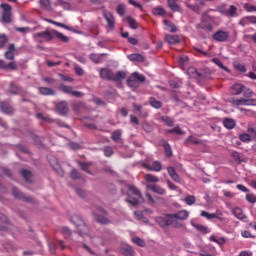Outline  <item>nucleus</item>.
<instances>
[{
  "label": "nucleus",
  "mask_w": 256,
  "mask_h": 256,
  "mask_svg": "<svg viewBox=\"0 0 256 256\" xmlns=\"http://www.w3.org/2000/svg\"><path fill=\"white\" fill-rule=\"evenodd\" d=\"M100 77L104 81H115L116 83H119V81H123V79H126L127 73L125 71H118L115 74L109 68H101Z\"/></svg>",
  "instance_id": "nucleus-1"
},
{
  "label": "nucleus",
  "mask_w": 256,
  "mask_h": 256,
  "mask_svg": "<svg viewBox=\"0 0 256 256\" xmlns=\"http://www.w3.org/2000/svg\"><path fill=\"white\" fill-rule=\"evenodd\" d=\"M127 195L129 199H126V203H129L133 207H137V205L143 201L141 191H139V189L133 185L128 186Z\"/></svg>",
  "instance_id": "nucleus-2"
},
{
  "label": "nucleus",
  "mask_w": 256,
  "mask_h": 256,
  "mask_svg": "<svg viewBox=\"0 0 256 256\" xmlns=\"http://www.w3.org/2000/svg\"><path fill=\"white\" fill-rule=\"evenodd\" d=\"M215 16L209 14H203L200 23L197 26V29H202L203 31H208L211 33L213 31V25H215Z\"/></svg>",
  "instance_id": "nucleus-3"
},
{
  "label": "nucleus",
  "mask_w": 256,
  "mask_h": 256,
  "mask_svg": "<svg viewBox=\"0 0 256 256\" xmlns=\"http://www.w3.org/2000/svg\"><path fill=\"white\" fill-rule=\"evenodd\" d=\"M72 223H74L75 227L78 230L79 235H86L87 237H90L89 234V226L85 224L83 219H81V216L79 215H73L71 217Z\"/></svg>",
  "instance_id": "nucleus-4"
},
{
  "label": "nucleus",
  "mask_w": 256,
  "mask_h": 256,
  "mask_svg": "<svg viewBox=\"0 0 256 256\" xmlns=\"http://www.w3.org/2000/svg\"><path fill=\"white\" fill-rule=\"evenodd\" d=\"M145 81V75L139 72H134L127 78V85L128 87L137 89L141 85V83H145Z\"/></svg>",
  "instance_id": "nucleus-5"
},
{
  "label": "nucleus",
  "mask_w": 256,
  "mask_h": 256,
  "mask_svg": "<svg viewBox=\"0 0 256 256\" xmlns=\"http://www.w3.org/2000/svg\"><path fill=\"white\" fill-rule=\"evenodd\" d=\"M0 7L2 9L3 23H13V13H11V11H13V8L11 7V5L3 3L0 5Z\"/></svg>",
  "instance_id": "nucleus-6"
},
{
  "label": "nucleus",
  "mask_w": 256,
  "mask_h": 256,
  "mask_svg": "<svg viewBox=\"0 0 256 256\" xmlns=\"http://www.w3.org/2000/svg\"><path fill=\"white\" fill-rule=\"evenodd\" d=\"M217 11L221 15H224V17H239V12H237L235 5H230L229 8L221 6L217 9Z\"/></svg>",
  "instance_id": "nucleus-7"
},
{
  "label": "nucleus",
  "mask_w": 256,
  "mask_h": 256,
  "mask_svg": "<svg viewBox=\"0 0 256 256\" xmlns=\"http://www.w3.org/2000/svg\"><path fill=\"white\" fill-rule=\"evenodd\" d=\"M170 216L171 214H165L164 216L156 217V223H158L162 229H165V227H171V224L173 223V217Z\"/></svg>",
  "instance_id": "nucleus-8"
},
{
  "label": "nucleus",
  "mask_w": 256,
  "mask_h": 256,
  "mask_svg": "<svg viewBox=\"0 0 256 256\" xmlns=\"http://www.w3.org/2000/svg\"><path fill=\"white\" fill-rule=\"evenodd\" d=\"M12 195L16 198V199H20V201H24V203H35V199L25 196V194H23L21 191H19L18 188H13L12 189Z\"/></svg>",
  "instance_id": "nucleus-9"
},
{
  "label": "nucleus",
  "mask_w": 256,
  "mask_h": 256,
  "mask_svg": "<svg viewBox=\"0 0 256 256\" xmlns=\"http://www.w3.org/2000/svg\"><path fill=\"white\" fill-rule=\"evenodd\" d=\"M212 39H214V41H217L218 43H225V41L229 39V32L218 30L212 35Z\"/></svg>",
  "instance_id": "nucleus-10"
},
{
  "label": "nucleus",
  "mask_w": 256,
  "mask_h": 256,
  "mask_svg": "<svg viewBox=\"0 0 256 256\" xmlns=\"http://www.w3.org/2000/svg\"><path fill=\"white\" fill-rule=\"evenodd\" d=\"M238 24L241 27H247V25H256V16L255 15L244 16L239 20Z\"/></svg>",
  "instance_id": "nucleus-11"
},
{
  "label": "nucleus",
  "mask_w": 256,
  "mask_h": 256,
  "mask_svg": "<svg viewBox=\"0 0 256 256\" xmlns=\"http://www.w3.org/2000/svg\"><path fill=\"white\" fill-rule=\"evenodd\" d=\"M59 88H60V91H62L63 93H69L70 95H73V97H78V98L83 97L82 92L73 90V87L71 86H66L65 84H61Z\"/></svg>",
  "instance_id": "nucleus-12"
},
{
  "label": "nucleus",
  "mask_w": 256,
  "mask_h": 256,
  "mask_svg": "<svg viewBox=\"0 0 256 256\" xmlns=\"http://www.w3.org/2000/svg\"><path fill=\"white\" fill-rule=\"evenodd\" d=\"M103 17L107 22V27L109 29H115V17L113 16V14H111V12L105 10L103 12Z\"/></svg>",
  "instance_id": "nucleus-13"
},
{
  "label": "nucleus",
  "mask_w": 256,
  "mask_h": 256,
  "mask_svg": "<svg viewBox=\"0 0 256 256\" xmlns=\"http://www.w3.org/2000/svg\"><path fill=\"white\" fill-rule=\"evenodd\" d=\"M37 37H41L44 41H53L55 38V30H46L44 32H38Z\"/></svg>",
  "instance_id": "nucleus-14"
},
{
  "label": "nucleus",
  "mask_w": 256,
  "mask_h": 256,
  "mask_svg": "<svg viewBox=\"0 0 256 256\" xmlns=\"http://www.w3.org/2000/svg\"><path fill=\"white\" fill-rule=\"evenodd\" d=\"M56 109L60 115H67L69 113V106L66 101H61L56 104Z\"/></svg>",
  "instance_id": "nucleus-15"
},
{
  "label": "nucleus",
  "mask_w": 256,
  "mask_h": 256,
  "mask_svg": "<svg viewBox=\"0 0 256 256\" xmlns=\"http://www.w3.org/2000/svg\"><path fill=\"white\" fill-rule=\"evenodd\" d=\"M160 145L163 146L166 157L168 158L173 157V150L171 149V145L169 144V142H167V140L165 139L160 140Z\"/></svg>",
  "instance_id": "nucleus-16"
},
{
  "label": "nucleus",
  "mask_w": 256,
  "mask_h": 256,
  "mask_svg": "<svg viewBox=\"0 0 256 256\" xmlns=\"http://www.w3.org/2000/svg\"><path fill=\"white\" fill-rule=\"evenodd\" d=\"M172 219H177L179 221H185L189 218V212L187 210H182L177 213L171 214Z\"/></svg>",
  "instance_id": "nucleus-17"
},
{
  "label": "nucleus",
  "mask_w": 256,
  "mask_h": 256,
  "mask_svg": "<svg viewBox=\"0 0 256 256\" xmlns=\"http://www.w3.org/2000/svg\"><path fill=\"white\" fill-rule=\"evenodd\" d=\"M120 251H121L122 255H124V256H135V255H137V253L134 251L133 247H131L130 245H123L120 248Z\"/></svg>",
  "instance_id": "nucleus-18"
},
{
  "label": "nucleus",
  "mask_w": 256,
  "mask_h": 256,
  "mask_svg": "<svg viewBox=\"0 0 256 256\" xmlns=\"http://www.w3.org/2000/svg\"><path fill=\"white\" fill-rule=\"evenodd\" d=\"M167 171H168V175H170V177H171V179H173V181H176V183H181V177L179 176V174H177L175 167L169 166L167 168Z\"/></svg>",
  "instance_id": "nucleus-19"
},
{
  "label": "nucleus",
  "mask_w": 256,
  "mask_h": 256,
  "mask_svg": "<svg viewBox=\"0 0 256 256\" xmlns=\"http://www.w3.org/2000/svg\"><path fill=\"white\" fill-rule=\"evenodd\" d=\"M167 5L174 13H183V9L179 4H177V2L173 0H167Z\"/></svg>",
  "instance_id": "nucleus-20"
},
{
  "label": "nucleus",
  "mask_w": 256,
  "mask_h": 256,
  "mask_svg": "<svg viewBox=\"0 0 256 256\" xmlns=\"http://www.w3.org/2000/svg\"><path fill=\"white\" fill-rule=\"evenodd\" d=\"M0 108L3 111V113H6V115H11L15 111L12 108L11 104H9L8 102H5V101L0 103Z\"/></svg>",
  "instance_id": "nucleus-21"
},
{
  "label": "nucleus",
  "mask_w": 256,
  "mask_h": 256,
  "mask_svg": "<svg viewBox=\"0 0 256 256\" xmlns=\"http://www.w3.org/2000/svg\"><path fill=\"white\" fill-rule=\"evenodd\" d=\"M232 95H241L245 91V85L243 84H234L231 86Z\"/></svg>",
  "instance_id": "nucleus-22"
},
{
  "label": "nucleus",
  "mask_w": 256,
  "mask_h": 256,
  "mask_svg": "<svg viewBox=\"0 0 256 256\" xmlns=\"http://www.w3.org/2000/svg\"><path fill=\"white\" fill-rule=\"evenodd\" d=\"M232 214L236 217V219H239L240 221H243L244 219H247V216L243 212V209L237 207L232 210Z\"/></svg>",
  "instance_id": "nucleus-23"
},
{
  "label": "nucleus",
  "mask_w": 256,
  "mask_h": 256,
  "mask_svg": "<svg viewBox=\"0 0 256 256\" xmlns=\"http://www.w3.org/2000/svg\"><path fill=\"white\" fill-rule=\"evenodd\" d=\"M127 57L129 61H132L133 63H143L145 61V56L141 54H130Z\"/></svg>",
  "instance_id": "nucleus-24"
},
{
  "label": "nucleus",
  "mask_w": 256,
  "mask_h": 256,
  "mask_svg": "<svg viewBox=\"0 0 256 256\" xmlns=\"http://www.w3.org/2000/svg\"><path fill=\"white\" fill-rule=\"evenodd\" d=\"M164 29L165 31H170V33H177V26H175V24L169 20H164Z\"/></svg>",
  "instance_id": "nucleus-25"
},
{
  "label": "nucleus",
  "mask_w": 256,
  "mask_h": 256,
  "mask_svg": "<svg viewBox=\"0 0 256 256\" xmlns=\"http://www.w3.org/2000/svg\"><path fill=\"white\" fill-rule=\"evenodd\" d=\"M94 217H95L97 223H100V225H109V223H111V220H109V218H107L101 214H97L94 212Z\"/></svg>",
  "instance_id": "nucleus-26"
},
{
  "label": "nucleus",
  "mask_w": 256,
  "mask_h": 256,
  "mask_svg": "<svg viewBox=\"0 0 256 256\" xmlns=\"http://www.w3.org/2000/svg\"><path fill=\"white\" fill-rule=\"evenodd\" d=\"M47 21H48V23H52V25H56V27H61L62 29H66L67 31H72V33H81L79 31L61 23V22H55L53 20H47Z\"/></svg>",
  "instance_id": "nucleus-27"
},
{
  "label": "nucleus",
  "mask_w": 256,
  "mask_h": 256,
  "mask_svg": "<svg viewBox=\"0 0 256 256\" xmlns=\"http://www.w3.org/2000/svg\"><path fill=\"white\" fill-rule=\"evenodd\" d=\"M149 171H154L159 173L163 169V164L160 161H154L151 165L148 166Z\"/></svg>",
  "instance_id": "nucleus-28"
},
{
  "label": "nucleus",
  "mask_w": 256,
  "mask_h": 256,
  "mask_svg": "<svg viewBox=\"0 0 256 256\" xmlns=\"http://www.w3.org/2000/svg\"><path fill=\"white\" fill-rule=\"evenodd\" d=\"M187 75L191 79H199V77H201V73H199V71H197V68H195V67L188 68Z\"/></svg>",
  "instance_id": "nucleus-29"
},
{
  "label": "nucleus",
  "mask_w": 256,
  "mask_h": 256,
  "mask_svg": "<svg viewBox=\"0 0 256 256\" xmlns=\"http://www.w3.org/2000/svg\"><path fill=\"white\" fill-rule=\"evenodd\" d=\"M165 41L169 43V45H177V43H180L179 36H173L171 34H168L165 36Z\"/></svg>",
  "instance_id": "nucleus-30"
},
{
  "label": "nucleus",
  "mask_w": 256,
  "mask_h": 256,
  "mask_svg": "<svg viewBox=\"0 0 256 256\" xmlns=\"http://www.w3.org/2000/svg\"><path fill=\"white\" fill-rule=\"evenodd\" d=\"M192 143L193 145H201V140L199 138L193 137V136H188L184 140V145H190Z\"/></svg>",
  "instance_id": "nucleus-31"
},
{
  "label": "nucleus",
  "mask_w": 256,
  "mask_h": 256,
  "mask_svg": "<svg viewBox=\"0 0 256 256\" xmlns=\"http://www.w3.org/2000/svg\"><path fill=\"white\" fill-rule=\"evenodd\" d=\"M149 104L153 109H161V107H163V102L156 100L155 97L149 99Z\"/></svg>",
  "instance_id": "nucleus-32"
},
{
  "label": "nucleus",
  "mask_w": 256,
  "mask_h": 256,
  "mask_svg": "<svg viewBox=\"0 0 256 256\" xmlns=\"http://www.w3.org/2000/svg\"><path fill=\"white\" fill-rule=\"evenodd\" d=\"M21 175L26 183H31V178L33 177V173L27 169L21 170Z\"/></svg>",
  "instance_id": "nucleus-33"
},
{
  "label": "nucleus",
  "mask_w": 256,
  "mask_h": 256,
  "mask_svg": "<svg viewBox=\"0 0 256 256\" xmlns=\"http://www.w3.org/2000/svg\"><path fill=\"white\" fill-rule=\"evenodd\" d=\"M78 165L81 167L82 171L88 173V175H93V173L89 170V167L93 165L91 162H79Z\"/></svg>",
  "instance_id": "nucleus-34"
},
{
  "label": "nucleus",
  "mask_w": 256,
  "mask_h": 256,
  "mask_svg": "<svg viewBox=\"0 0 256 256\" xmlns=\"http://www.w3.org/2000/svg\"><path fill=\"white\" fill-rule=\"evenodd\" d=\"M38 91L40 95H55V90L48 87H39Z\"/></svg>",
  "instance_id": "nucleus-35"
},
{
  "label": "nucleus",
  "mask_w": 256,
  "mask_h": 256,
  "mask_svg": "<svg viewBox=\"0 0 256 256\" xmlns=\"http://www.w3.org/2000/svg\"><path fill=\"white\" fill-rule=\"evenodd\" d=\"M152 13L156 16H159V17H165V15H167V11H165V9L162 8V7L153 8Z\"/></svg>",
  "instance_id": "nucleus-36"
},
{
  "label": "nucleus",
  "mask_w": 256,
  "mask_h": 256,
  "mask_svg": "<svg viewBox=\"0 0 256 256\" xmlns=\"http://www.w3.org/2000/svg\"><path fill=\"white\" fill-rule=\"evenodd\" d=\"M151 191H153L154 193H158V195H165L166 190L165 188L161 187V186H157V185H152V186H148Z\"/></svg>",
  "instance_id": "nucleus-37"
},
{
  "label": "nucleus",
  "mask_w": 256,
  "mask_h": 256,
  "mask_svg": "<svg viewBox=\"0 0 256 256\" xmlns=\"http://www.w3.org/2000/svg\"><path fill=\"white\" fill-rule=\"evenodd\" d=\"M9 93L12 95H19V93H21V88L12 82L10 83Z\"/></svg>",
  "instance_id": "nucleus-38"
},
{
  "label": "nucleus",
  "mask_w": 256,
  "mask_h": 256,
  "mask_svg": "<svg viewBox=\"0 0 256 256\" xmlns=\"http://www.w3.org/2000/svg\"><path fill=\"white\" fill-rule=\"evenodd\" d=\"M223 125H224V127H226V129H234L235 128V120L234 119L225 118L223 120Z\"/></svg>",
  "instance_id": "nucleus-39"
},
{
  "label": "nucleus",
  "mask_w": 256,
  "mask_h": 256,
  "mask_svg": "<svg viewBox=\"0 0 256 256\" xmlns=\"http://www.w3.org/2000/svg\"><path fill=\"white\" fill-rule=\"evenodd\" d=\"M126 21L131 29H137L139 27V24H137V20H135L131 16L126 17Z\"/></svg>",
  "instance_id": "nucleus-40"
},
{
  "label": "nucleus",
  "mask_w": 256,
  "mask_h": 256,
  "mask_svg": "<svg viewBox=\"0 0 256 256\" xmlns=\"http://www.w3.org/2000/svg\"><path fill=\"white\" fill-rule=\"evenodd\" d=\"M121 135H122L121 130L113 131L111 135L112 141H114L115 143H119V141H121Z\"/></svg>",
  "instance_id": "nucleus-41"
},
{
  "label": "nucleus",
  "mask_w": 256,
  "mask_h": 256,
  "mask_svg": "<svg viewBox=\"0 0 256 256\" xmlns=\"http://www.w3.org/2000/svg\"><path fill=\"white\" fill-rule=\"evenodd\" d=\"M212 63L217 65V67H220V69H223V71H226V73H229V68H227V66H224L223 62H221L219 58H213Z\"/></svg>",
  "instance_id": "nucleus-42"
},
{
  "label": "nucleus",
  "mask_w": 256,
  "mask_h": 256,
  "mask_svg": "<svg viewBox=\"0 0 256 256\" xmlns=\"http://www.w3.org/2000/svg\"><path fill=\"white\" fill-rule=\"evenodd\" d=\"M228 103H231L232 105H236L237 107L243 105V98L237 99L235 97L228 98Z\"/></svg>",
  "instance_id": "nucleus-43"
},
{
  "label": "nucleus",
  "mask_w": 256,
  "mask_h": 256,
  "mask_svg": "<svg viewBox=\"0 0 256 256\" xmlns=\"http://www.w3.org/2000/svg\"><path fill=\"white\" fill-rule=\"evenodd\" d=\"M54 35L60 39L63 43H69V37L63 35V33L58 32L57 30H54Z\"/></svg>",
  "instance_id": "nucleus-44"
},
{
  "label": "nucleus",
  "mask_w": 256,
  "mask_h": 256,
  "mask_svg": "<svg viewBox=\"0 0 256 256\" xmlns=\"http://www.w3.org/2000/svg\"><path fill=\"white\" fill-rule=\"evenodd\" d=\"M231 157L233 161H235V163H238V165H241V163H243V161L241 160V154H239V152L237 151L232 152Z\"/></svg>",
  "instance_id": "nucleus-45"
},
{
  "label": "nucleus",
  "mask_w": 256,
  "mask_h": 256,
  "mask_svg": "<svg viewBox=\"0 0 256 256\" xmlns=\"http://www.w3.org/2000/svg\"><path fill=\"white\" fill-rule=\"evenodd\" d=\"M145 180L148 182V183H159V178L155 175H152V174H147L145 176Z\"/></svg>",
  "instance_id": "nucleus-46"
},
{
  "label": "nucleus",
  "mask_w": 256,
  "mask_h": 256,
  "mask_svg": "<svg viewBox=\"0 0 256 256\" xmlns=\"http://www.w3.org/2000/svg\"><path fill=\"white\" fill-rule=\"evenodd\" d=\"M243 8L245 9V11H247V13H256V6L250 3H245Z\"/></svg>",
  "instance_id": "nucleus-47"
},
{
  "label": "nucleus",
  "mask_w": 256,
  "mask_h": 256,
  "mask_svg": "<svg viewBox=\"0 0 256 256\" xmlns=\"http://www.w3.org/2000/svg\"><path fill=\"white\" fill-rule=\"evenodd\" d=\"M161 120L168 126V127H173L175 125V122L173 119H171L169 116H163Z\"/></svg>",
  "instance_id": "nucleus-48"
},
{
  "label": "nucleus",
  "mask_w": 256,
  "mask_h": 256,
  "mask_svg": "<svg viewBox=\"0 0 256 256\" xmlns=\"http://www.w3.org/2000/svg\"><path fill=\"white\" fill-rule=\"evenodd\" d=\"M186 7L194 11V13H201V7L197 4H186Z\"/></svg>",
  "instance_id": "nucleus-49"
},
{
  "label": "nucleus",
  "mask_w": 256,
  "mask_h": 256,
  "mask_svg": "<svg viewBox=\"0 0 256 256\" xmlns=\"http://www.w3.org/2000/svg\"><path fill=\"white\" fill-rule=\"evenodd\" d=\"M133 243H135V245H138V247H145V240L139 238V237H134L132 238Z\"/></svg>",
  "instance_id": "nucleus-50"
},
{
  "label": "nucleus",
  "mask_w": 256,
  "mask_h": 256,
  "mask_svg": "<svg viewBox=\"0 0 256 256\" xmlns=\"http://www.w3.org/2000/svg\"><path fill=\"white\" fill-rule=\"evenodd\" d=\"M242 105H246V106L256 105V99H253V98H250V99L242 98Z\"/></svg>",
  "instance_id": "nucleus-51"
},
{
  "label": "nucleus",
  "mask_w": 256,
  "mask_h": 256,
  "mask_svg": "<svg viewBox=\"0 0 256 256\" xmlns=\"http://www.w3.org/2000/svg\"><path fill=\"white\" fill-rule=\"evenodd\" d=\"M2 69H11L12 71H17V64L15 62L5 64L4 62V66H2Z\"/></svg>",
  "instance_id": "nucleus-52"
},
{
  "label": "nucleus",
  "mask_w": 256,
  "mask_h": 256,
  "mask_svg": "<svg viewBox=\"0 0 256 256\" xmlns=\"http://www.w3.org/2000/svg\"><path fill=\"white\" fill-rule=\"evenodd\" d=\"M239 139L242 141V143H249L251 141V135L247 133L240 134Z\"/></svg>",
  "instance_id": "nucleus-53"
},
{
  "label": "nucleus",
  "mask_w": 256,
  "mask_h": 256,
  "mask_svg": "<svg viewBox=\"0 0 256 256\" xmlns=\"http://www.w3.org/2000/svg\"><path fill=\"white\" fill-rule=\"evenodd\" d=\"M103 153L105 157H111L113 155V148L111 146H106L103 148Z\"/></svg>",
  "instance_id": "nucleus-54"
},
{
  "label": "nucleus",
  "mask_w": 256,
  "mask_h": 256,
  "mask_svg": "<svg viewBox=\"0 0 256 256\" xmlns=\"http://www.w3.org/2000/svg\"><path fill=\"white\" fill-rule=\"evenodd\" d=\"M61 233L66 239L72 235L71 229H69V227H62Z\"/></svg>",
  "instance_id": "nucleus-55"
},
{
  "label": "nucleus",
  "mask_w": 256,
  "mask_h": 256,
  "mask_svg": "<svg viewBox=\"0 0 256 256\" xmlns=\"http://www.w3.org/2000/svg\"><path fill=\"white\" fill-rule=\"evenodd\" d=\"M196 198L193 195H188L185 197V203L188 205H195Z\"/></svg>",
  "instance_id": "nucleus-56"
},
{
  "label": "nucleus",
  "mask_w": 256,
  "mask_h": 256,
  "mask_svg": "<svg viewBox=\"0 0 256 256\" xmlns=\"http://www.w3.org/2000/svg\"><path fill=\"white\" fill-rule=\"evenodd\" d=\"M194 227H195V229L200 231V233H203L204 235H207L208 231H207L206 226H203V225H200V224H195Z\"/></svg>",
  "instance_id": "nucleus-57"
},
{
  "label": "nucleus",
  "mask_w": 256,
  "mask_h": 256,
  "mask_svg": "<svg viewBox=\"0 0 256 256\" xmlns=\"http://www.w3.org/2000/svg\"><path fill=\"white\" fill-rule=\"evenodd\" d=\"M116 12L118 13V15L123 17V15H125V4H119L116 9Z\"/></svg>",
  "instance_id": "nucleus-58"
},
{
  "label": "nucleus",
  "mask_w": 256,
  "mask_h": 256,
  "mask_svg": "<svg viewBox=\"0 0 256 256\" xmlns=\"http://www.w3.org/2000/svg\"><path fill=\"white\" fill-rule=\"evenodd\" d=\"M246 201H248V203L255 204L256 203V195L255 194H246Z\"/></svg>",
  "instance_id": "nucleus-59"
},
{
  "label": "nucleus",
  "mask_w": 256,
  "mask_h": 256,
  "mask_svg": "<svg viewBox=\"0 0 256 256\" xmlns=\"http://www.w3.org/2000/svg\"><path fill=\"white\" fill-rule=\"evenodd\" d=\"M90 59L93 63H101V55L99 54H91Z\"/></svg>",
  "instance_id": "nucleus-60"
},
{
  "label": "nucleus",
  "mask_w": 256,
  "mask_h": 256,
  "mask_svg": "<svg viewBox=\"0 0 256 256\" xmlns=\"http://www.w3.org/2000/svg\"><path fill=\"white\" fill-rule=\"evenodd\" d=\"M81 109H83V103L79 102L73 105V111H75V113H81Z\"/></svg>",
  "instance_id": "nucleus-61"
},
{
  "label": "nucleus",
  "mask_w": 256,
  "mask_h": 256,
  "mask_svg": "<svg viewBox=\"0 0 256 256\" xmlns=\"http://www.w3.org/2000/svg\"><path fill=\"white\" fill-rule=\"evenodd\" d=\"M243 97H245L246 99L253 97V90H251V88H247L246 90H244Z\"/></svg>",
  "instance_id": "nucleus-62"
},
{
  "label": "nucleus",
  "mask_w": 256,
  "mask_h": 256,
  "mask_svg": "<svg viewBox=\"0 0 256 256\" xmlns=\"http://www.w3.org/2000/svg\"><path fill=\"white\" fill-rule=\"evenodd\" d=\"M70 177H72V179H81V173L74 169L71 171Z\"/></svg>",
  "instance_id": "nucleus-63"
},
{
  "label": "nucleus",
  "mask_w": 256,
  "mask_h": 256,
  "mask_svg": "<svg viewBox=\"0 0 256 256\" xmlns=\"http://www.w3.org/2000/svg\"><path fill=\"white\" fill-rule=\"evenodd\" d=\"M172 131H173V133H175L176 135H185V131H183V130L181 129V127H179V126H176V127L172 128Z\"/></svg>",
  "instance_id": "nucleus-64"
}]
</instances>
